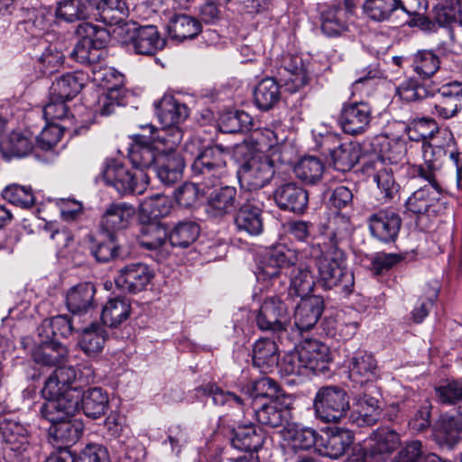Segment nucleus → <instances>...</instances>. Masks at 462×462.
<instances>
[{
    "label": "nucleus",
    "mask_w": 462,
    "mask_h": 462,
    "mask_svg": "<svg viewBox=\"0 0 462 462\" xmlns=\"http://www.w3.org/2000/svg\"><path fill=\"white\" fill-rule=\"evenodd\" d=\"M295 251L283 246L269 251L259 266V278L273 280V283L281 275L289 277L288 294L291 297L309 298L315 282L310 268L299 263Z\"/></svg>",
    "instance_id": "nucleus-1"
},
{
    "label": "nucleus",
    "mask_w": 462,
    "mask_h": 462,
    "mask_svg": "<svg viewBox=\"0 0 462 462\" xmlns=\"http://www.w3.org/2000/svg\"><path fill=\"white\" fill-rule=\"evenodd\" d=\"M155 107L162 127L156 129L147 125L142 126L143 130L150 133V140L167 142L171 147L179 145L183 138L181 124L189 116L188 106L171 95H164L155 103Z\"/></svg>",
    "instance_id": "nucleus-2"
},
{
    "label": "nucleus",
    "mask_w": 462,
    "mask_h": 462,
    "mask_svg": "<svg viewBox=\"0 0 462 462\" xmlns=\"http://www.w3.org/2000/svg\"><path fill=\"white\" fill-rule=\"evenodd\" d=\"M310 254L317 258L319 281L327 289L340 286L350 291L354 286V275L347 269L346 255L338 246H330L321 252L319 245L311 246Z\"/></svg>",
    "instance_id": "nucleus-3"
},
{
    "label": "nucleus",
    "mask_w": 462,
    "mask_h": 462,
    "mask_svg": "<svg viewBox=\"0 0 462 462\" xmlns=\"http://www.w3.org/2000/svg\"><path fill=\"white\" fill-rule=\"evenodd\" d=\"M102 177L120 195L143 193L150 179L147 172L132 171L116 160L105 162Z\"/></svg>",
    "instance_id": "nucleus-4"
},
{
    "label": "nucleus",
    "mask_w": 462,
    "mask_h": 462,
    "mask_svg": "<svg viewBox=\"0 0 462 462\" xmlns=\"http://www.w3.org/2000/svg\"><path fill=\"white\" fill-rule=\"evenodd\" d=\"M313 408L318 419L324 422H338L345 418L349 408L346 392L338 386H324L318 390Z\"/></svg>",
    "instance_id": "nucleus-5"
},
{
    "label": "nucleus",
    "mask_w": 462,
    "mask_h": 462,
    "mask_svg": "<svg viewBox=\"0 0 462 462\" xmlns=\"http://www.w3.org/2000/svg\"><path fill=\"white\" fill-rule=\"evenodd\" d=\"M228 155V149L222 145L206 147L191 165L193 174L201 177L206 185L211 181H219L226 174Z\"/></svg>",
    "instance_id": "nucleus-6"
},
{
    "label": "nucleus",
    "mask_w": 462,
    "mask_h": 462,
    "mask_svg": "<svg viewBox=\"0 0 462 462\" xmlns=\"http://www.w3.org/2000/svg\"><path fill=\"white\" fill-rule=\"evenodd\" d=\"M237 175L242 189L249 191L261 189L270 183L274 175L273 161L266 154L253 153L241 165Z\"/></svg>",
    "instance_id": "nucleus-7"
},
{
    "label": "nucleus",
    "mask_w": 462,
    "mask_h": 462,
    "mask_svg": "<svg viewBox=\"0 0 462 462\" xmlns=\"http://www.w3.org/2000/svg\"><path fill=\"white\" fill-rule=\"evenodd\" d=\"M119 30V34L125 33L124 42L137 54L153 55L165 45V40L154 25L136 26L126 23Z\"/></svg>",
    "instance_id": "nucleus-8"
},
{
    "label": "nucleus",
    "mask_w": 462,
    "mask_h": 462,
    "mask_svg": "<svg viewBox=\"0 0 462 462\" xmlns=\"http://www.w3.org/2000/svg\"><path fill=\"white\" fill-rule=\"evenodd\" d=\"M84 372L78 376L76 369L72 365L60 366L46 380L42 389V394H67L69 396H79L80 391L72 384L79 379L83 383H89L94 376V370L91 365H85Z\"/></svg>",
    "instance_id": "nucleus-9"
},
{
    "label": "nucleus",
    "mask_w": 462,
    "mask_h": 462,
    "mask_svg": "<svg viewBox=\"0 0 462 462\" xmlns=\"http://www.w3.org/2000/svg\"><path fill=\"white\" fill-rule=\"evenodd\" d=\"M255 321L263 331H285L291 325L289 306L280 297L266 298L258 310Z\"/></svg>",
    "instance_id": "nucleus-10"
},
{
    "label": "nucleus",
    "mask_w": 462,
    "mask_h": 462,
    "mask_svg": "<svg viewBox=\"0 0 462 462\" xmlns=\"http://www.w3.org/2000/svg\"><path fill=\"white\" fill-rule=\"evenodd\" d=\"M204 197L207 199V212L214 217H222L232 213L237 207V191L232 186H220L219 181L204 184Z\"/></svg>",
    "instance_id": "nucleus-11"
},
{
    "label": "nucleus",
    "mask_w": 462,
    "mask_h": 462,
    "mask_svg": "<svg viewBox=\"0 0 462 462\" xmlns=\"http://www.w3.org/2000/svg\"><path fill=\"white\" fill-rule=\"evenodd\" d=\"M156 146V172L162 182L170 185L180 180L185 166L184 159L177 152L179 145L171 147L167 142H159Z\"/></svg>",
    "instance_id": "nucleus-12"
},
{
    "label": "nucleus",
    "mask_w": 462,
    "mask_h": 462,
    "mask_svg": "<svg viewBox=\"0 0 462 462\" xmlns=\"http://www.w3.org/2000/svg\"><path fill=\"white\" fill-rule=\"evenodd\" d=\"M419 175L428 180L429 185L415 190L405 202L406 210L414 215L425 214L439 200L441 194V189L431 171L420 167Z\"/></svg>",
    "instance_id": "nucleus-13"
},
{
    "label": "nucleus",
    "mask_w": 462,
    "mask_h": 462,
    "mask_svg": "<svg viewBox=\"0 0 462 462\" xmlns=\"http://www.w3.org/2000/svg\"><path fill=\"white\" fill-rule=\"evenodd\" d=\"M372 120V108L365 102H352L342 106L339 123L347 134H364L370 127Z\"/></svg>",
    "instance_id": "nucleus-14"
},
{
    "label": "nucleus",
    "mask_w": 462,
    "mask_h": 462,
    "mask_svg": "<svg viewBox=\"0 0 462 462\" xmlns=\"http://www.w3.org/2000/svg\"><path fill=\"white\" fill-rule=\"evenodd\" d=\"M293 400L290 395L282 394V398L270 400L260 408H254L256 420L263 425L277 428L290 422Z\"/></svg>",
    "instance_id": "nucleus-15"
},
{
    "label": "nucleus",
    "mask_w": 462,
    "mask_h": 462,
    "mask_svg": "<svg viewBox=\"0 0 462 462\" xmlns=\"http://www.w3.org/2000/svg\"><path fill=\"white\" fill-rule=\"evenodd\" d=\"M462 109V83L450 81L443 84L432 104L431 113L442 119H449Z\"/></svg>",
    "instance_id": "nucleus-16"
},
{
    "label": "nucleus",
    "mask_w": 462,
    "mask_h": 462,
    "mask_svg": "<svg viewBox=\"0 0 462 462\" xmlns=\"http://www.w3.org/2000/svg\"><path fill=\"white\" fill-rule=\"evenodd\" d=\"M45 402L42 405L40 413L42 418L52 425L72 417L79 408V396L67 394H42Z\"/></svg>",
    "instance_id": "nucleus-17"
},
{
    "label": "nucleus",
    "mask_w": 462,
    "mask_h": 462,
    "mask_svg": "<svg viewBox=\"0 0 462 462\" xmlns=\"http://www.w3.org/2000/svg\"><path fill=\"white\" fill-rule=\"evenodd\" d=\"M154 276L152 269L147 264L136 263L125 265L120 269L115 278L118 288L130 293H137L143 291Z\"/></svg>",
    "instance_id": "nucleus-18"
},
{
    "label": "nucleus",
    "mask_w": 462,
    "mask_h": 462,
    "mask_svg": "<svg viewBox=\"0 0 462 462\" xmlns=\"http://www.w3.org/2000/svg\"><path fill=\"white\" fill-rule=\"evenodd\" d=\"M402 226V219L393 209H381L368 217L371 235L383 243L394 241Z\"/></svg>",
    "instance_id": "nucleus-19"
},
{
    "label": "nucleus",
    "mask_w": 462,
    "mask_h": 462,
    "mask_svg": "<svg viewBox=\"0 0 462 462\" xmlns=\"http://www.w3.org/2000/svg\"><path fill=\"white\" fill-rule=\"evenodd\" d=\"M150 134H135L134 143L129 149L128 157L135 168V171L146 172L150 168L155 167L157 161L156 146L160 147L158 140H150Z\"/></svg>",
    "instance_id": "nucleus-20"
},
{
    "label": "nucleus",
    "mask_w": 462,
    "mask_h": 462,
    "mask_svg": "<svg viewBox=\"0 0 462 462\" xmlns=\"http://www.w3.org/2000/svg\"><path fill=\"white\" fill-rule=\"evenodd\" d=\"M349 378L358 383L372 382L380 377V368L374 356L365 350H357L348 357Z\"/></svg>",
    "instance_id": "nucleus-21"
},
{
    "label": "nucleus",
    "mask_w": 462,
    "mask_h": 462,
    "mask_svg": "<svg viewBox=\"0 0 462 462\" xmlns=\"http://www.w3.org/2000/svg\"><path fill=\"white\" fill-rule=\"evenodd\" d=\"M274 201L281 209L303 213L308 207L307 191L294 182L280 185L273 192Z\"/></svg>",
    "instance_id": "nucleus-22"
},
{
    "label": "nucleus",
    "mask_w": 462,
    "mask_h": 462,
    "mask_svg": "<svg viewBox=\"0 0 462 462\" xmlns=\"http://www.w3.org/2000/svg\"><path fill=\"white\" fill-rule=\"evenodd\" d=\"M282 440L294 450L317 448L319 433L301 423L290 421L281 430Z\"/></svg>",
    "instance_id": "nucleus-23"
},
{
    "label": "nucleus",
    "mask_w": 462,
    "mask_h": 462,
    "mask_svg": "<svg viewBox=\"0 0 462 462\" xmlns=\"http://www.w3.org/2000/svg\"><path fill=\"white\" fill-rule=\"evenodd\" d=\"M353 443V435L346 430H335L319 435L317 451L324 457L338 458Z\"/></svg>",
    "instance_id": "nucleus-24"
},
{
    "label": "nucleus",
    "mask_w": 462,
    "mask_h": 462,
    "mask_svg": "<svg viewBox=\"0 0 462 462\" xmlns=\"http://www.w3.org/2000/svg\"><path fill=\"white\" fill-rule=\"evenodd\" d=\"M135 216V208L126 202L112 203L105 210L101 227L110 235L130 226Z\"/></svg>",
    "instance_id": "nucleus-25"
},
{
    "label": "nucleus",
    "mask_w": 462,
    "mask_h": 462,
    "mask_svg": "<svg viewBox=\"0 0 462 462\" xmlns=\"http://www.w3.org/2000/svg\"><path fill=\"white\" fill-rule=\"evenodd\" d=\"M381 412L379 400L363 393L354 399L351 419L359 427L372 426L379 420Z\"/></svg>",
    "instance_id": "nucleus-26"
},
{
    "label": "nucleus",
    "mask_w": 462,
    "mask_h": 462,
    "mask_svg": "<svg viewBox=\"0 0 462 462\" xmlns=\"http://www.w3.org/2000/svg\"><path fill=\"white\" fill-rule=\"evenodd\" d=\"M0 434L5 443V452L14 456L23 455L29 448V435L26 427L19 421L5 420L0 424Z\"/></svg>",
    "instance_id": "nucleus-27"
},
{
    "label": "nucleus",
    "mask_w": 462,
    "mask_h": 462,
    "mask_svg": "<svg viewBox=\"0 0 462 462\" xmlns=\"http://www.w3.org/2000/svg\"><path fill=\"white\" fill-rule=\"evenodd\" d=\"M323 312V301L312 296L300 300L294 311V328L300 334L311 329Z\"/></svg>",
    "instance_id": "nucleus-28"
},
{
    "label": "nucleus",
    "mask_w": 462,
    "mask_h": 462,
    "mask_svg": "<svg viewBox=\"0 0 462 462\" xmlns=\"http://www.w3.org/2000/svg\"><path fill=\"white\" fill-rule=\"evenodd\" d=\"M321 31L329 37L340 36L348 31L346 12L339 5L319 6Z\"/></svg>",
    "instance_id": "nucleus-29"
},
{
    "label": "nucleus",
    "mask_w": 462,
    "mask_h": 462,
    "mask_svg": "<svg viewBox=\"0 0 462 462\" xmlns=\"http://www.w3.org/2000/svg\"><path fill=\"white\" fill-rule=\"evenodd\" d=\"M95 287L83 282L70 288L66 294V304L74 314L87 313L94 306Z\"/></svg>",
    "instance_id": "nucleus-30"
},
{
    "label": "nucleus",
    "mask_w": 462,
    "mask_h": 462,
    "mask_svg": "<svg viewBox=\"0 0 462 462\" xmlns=\"http://www.w3.org/2000/svg\"><path fill=\"white\" fill-rule=\"evenodd\" d=\"M311 374L325 373L331 361L329 347L319 340H307L301 346Z\"/></svg>",
    "instance_id": "nucleus-31"
},
{
    "label": "nucleus",
    "mask_w": 462,
    "mask_h": 462,
    "mask_svg": "<svg viewBox=\"0 0 462 462\" xmlns=\"http://www.w3.org/2000/svg\"><path fill=\"white\" fill-rule=\"evenodd\" d=\"M371 440V448L364 455L373 454L374 457H380L382 462L384 461L383 455L392 453L401 445L400 435L389 427L378 428L372 433Z\"/></svg>",
    "instance_id": "nucleus-32"
},
{
    "label": "nucleus",
    "mask_w": 462,
    "mask_h": 462,
    "mask_svg": "<svg viewBox=\"0 0 462 462\" xmlns=\"http://www.w3.org/2000/svg\"><path fill=\"white\" fill-rule=\"evenodd\" d=\"M235 225L239 232L249 236L260 235L263 229L261 208L249 201L243 204L235 217Z\"/></svg>",
    "instance_id": "nucleus-33"
},
{
    "label": "nucleus",
    "mask_w": 462,
    "mask_h": 462,
    "mask_svg": "<svg viewBox=\"0 0 462 462\" xmlns=\"http://www.w3.org/2000/svg\"><path fill=\"white\" fill-rule=\"evenodd\" d=\"M98 13L101 20L109 25L123 23L128 16L129 9L123 0H87Z\"/></svg>",
    "instance_id": "nucleus-34"
},
{
    "label": "nucleus",
    "mask_w": 462,
    "mask_h": 462,
    "mask_svg": "<svg viewBox=\"0 0 462 462\" xmlns=\"http://www.w3.org/2000/svg\"><path fill=\"white\" fill-rule=\"evenodd\" d=\"M279 363V353L276 343L270 338H261L254 343L253 349V364L263 373L270 372Z\"/></svg>",
    "instance_id": "nucleus-35"
},
{
    "label": "nucleus",
    "mask_w": 462,
    "mask_h": 462,
    "mask_svg": "<svg viewBox=\"0 0 462 462\" xmlns=\"http://www.w3.org/2000/svg\"><path fill=\"white\" fill-rule=\"evenodd\" d=\"M85 82V75L81 72L62 75L51 87V98L70 100L81 91Z\"/></svg>",
    "instance_id": "nucleus-36"
},
{
    "label": "nucleus",
    "mask_w": 462,
    "mask_h": 462,
    "mask_svg": "<svg viewBox=\"0 0 462 462\" xmlns=\"http://www.w3.org/2000/svg\"><path fill=\"white\" fill-rule=\"evenodd\" d=\"M285 141V136L278 128H263L255 130L245 141L241 149H254V153H263L271 148Z\"/></svg>",
    "instance_id": "nucleus-37"
},
{
    "label": "nucleus",
    "mask_w": 462,
    "mask_h": 462,
    "mask_svg": "<svg viewBox=\"0 0 462 462\" xmlns=\"http://www.w3.org/2000/svg\"><path fill=\"white\" fill-rule=\"evenodd\" d=\"M201 30L200 22L185 14L174 15L168 25L169 35L179 42L195 38Z\"/></svg>",
    "instance_id": "nucleus-38"
},
{
    "label": "nucleus",
    "mask_w": 462,
    "mask_h": 462,
    "mask_svg": "<svg viewBox=\"0 0 462 462\" xmlns=\"http://www.w3.org/2000/svg\"><path fill=\"white\" fill-rule=\"evenodd\" d=\"M263 442V432L253 424L238 427L232 439L234 448L254 454L262 448Z\"/></svg>",
    "instance_id": "nucleus-39"
},
{
    "label": "nucleus",
    "mask_w": 462,
    "mask_h": 462,
    "mask_svg": "<svg viewBox=\"0 0 462 462\" xmlns=\"http://www.w3.org/2000/svg\"><path fill=\"white\" fill-rule=\"evenodd\" d=\"M33 360L42 365L55 366L68 358V350L60 343L52 340L42 342L32 352Z\"/></svg>",
    "instance_id": "nucleus-40"
},
{
    "label": "nucleus",
    "mask_w": 462,
    "mask_h": 462,
    "mask_svg": "<svg viewBox=\"0 0 462 462\" xmlns=\"http://www.w3.org/2000/svg\"><path fill=\"white\" fill-rule=\"evenodd\" d=\"M168 236L166 228L160 225L158 221H146L141 222L137 241L141 247L152 251L162 247Z\"/></svg>",
    "instance_id": "nucleus-41"
},
{
    "label": "nucleus",
    "mask_w": 462,
    "mask_h": 462,
    "mask_svg": "<svg viewBox=\"0 0 462 462\" xmlns=\"http://www.w3.org/2000/svg\"><path fill=\"white\" fill-rule=\"evenodd\" d=\"M171 210V201L163 194H155L146 198L139 206L140 222L157 221L167 216Z\"/></svg>",
    "instance_id": "nucleus-42"
},
{
    "label": "nucleus",
    "mask_w": 462,
    "mask_h": 462,
    "mask_svg": "<svg viewBox=\"0 0 462 462\" xmlns=\"http://www.w3.org/2000/svg\"><path fill=\"white\" fill-rule=\"evenodd\" d=\"M80 397L82 410L88 417L97 419L106 414L109 400L107 393L103 389L99 387L88 389Z\"/></svg>",
    "instance_id": "nucleus-43"
},
{
    "label": "nucleus",
    "mask_w": 462,
    "mask_h": 462,
    "mask_svg": "<svg viewBox=\"0 0 462 462\" xmlns=\"http://www.w3.org/2000/svg\"><path fill=\"white\" fill-rule=\"evenodd\" d=\"M131 306L125 298L110 299L103 308L101 319L109 327H117L125 321L130 315Z\"/></svg>",
    "instance_id": "nucleus-44"
},
{
    "label": "nucleus",
    "mask_w": 462,
    "mask_h": 462,
    "mask_svg": "<svg viewBox=\"0 0 462 462\" xmlns=\"http://www.w3.org/2000/svg\"><path fill=\"white\" fill-rule=\"evenodd\" d=\"M282 70L280 74L284 81L291 83L295 88L303 87L308 81L307 70L302 59L297 55H287L282 60Z\"/></svg>",
    "instance_id": "nucleus-45"
},
{
    "label": "nucleus",
    "mask_w": 462,
    "mask_h": 462,
    "mask_svg": "<svg viewBox=\"0 0 462 462\" xmlns=\"http://www.w3.org/2000/svg\"><path fill=\"white\" fill-rule=\"evenodd\" d=\"M254 97V102L260 109L269 110L280 100L281 92L279 85L273 79H263L256 86Z\"/></svg>",
    "instance_id": "nucleus-46"
},
{
    "label": "nucleus",
    "mask_w": 462,
    "mask_h": 462,
    "mask_svg": "<svg viewBox=\"0 0 462 462\" xmlns=\"http://www.w3.org/2000/svg\"><path fill=\"white\" fill-rule=\"evenodd\" d=\"M454 142L453 134L448 129H439L430 135L426 143L422 144L423 156L426 162H431L432 157H440L446 153V148Z\"/></svg>",
    "instance_id": "nucleus-47"
},
{
    "label": "nucleus",
    "mask_w": 462,
    "mask_h": 462,
    "mask_svg": "<svg viewBox=\"0 0 462 462\" xmlns=\"http://www.w3.org/2000/svg\"><path fill=\"white\" fill-rule=\"evenodd\" d=\"M397 10V0H365L363 14L369 20L382 23L388 21Z\"/></svg>",
    "instance_id": "nucleus-48"
},
{
    "label": "nucleus",
    "mask_w": 462,
    "mask_h": 462,
    "mask_svg": "<svg viewBox=\"0 0 462 462\" xmlns=\"http://www.w3.org/2000/svg\"><path fill=\"white\" fill-rule=\"evenodd\" d=\"M200 228L196 222L184 221L174 226L168 238L172 246L186 248L197 240Z\"/></svg>",
    "instance_id": "nucleus-49"
},
{
    "label": "nucleus",
    "mask_w": 462,
    "mask_h": 462,
    "mask_svg": "<svg viewBox=\"0 0 462 462\" xmlns=\"http://www.w3.org/2000/svg\"><path fill=\"white\" fill-rule=\"evenodd\" d=\"M35 136L29 132H13L3 143V149L10 155L23 157L31 152Z\"/></svg>",
    "instance_id": "nucleus-50"
},
{
    "label": "nucleus",
    "mask_w": 462,
    "mask_h": 462,
    "mask_svg": "<svg viewBox=\"0 0 462 462\" xmlns=\"http://www.w3.org/2000/svg\"><path fill=\"white\" fill-rule=\"evenodd\" d=\"M82 431L80 421L67 419L53 424L51 434L61 445L70 446L79 439Z\"/></svg>",
    "instance_id": "nucleus-51"
},
{
    "label": "nucleus",
    "mask_w": 462,
    "mask_h": 462,
    "mask_svg": "<svg viewBox=\"0 0 462 462\" xmlns=\"http://www.w3.org/2000/svg\"><path fill=\"white\" fill-rule=\"evenodd\" d=\"M334 167L340 171L351 170L359 161V151L352 144H340L337 148H328Z\"/></svg>",
    "instance_id": "nucleus-52"
},
{
    "label": "nucleus",
    "mask_w": 462,
    "mask_h": 462,
    "mask_svg": "<svg viewBox=\"0 0 462 462\" xmlns=\"http://www.w3.org/2000/svg\"><path fill=\"white\" fill-rule=\"evenodd\" d=\"M105 341V329L99 325L92 324L83 330L79 344L88 356H95L102 350Z\"/></svg>",
    "instance_id": "nucleus-53"
},
{
    "label": "nucleus",
    "mask_w": 462,
    "mask_h": 462,
    "mask_svg": "<svg viewBox=\"0 0 462 462\" xmlns=\"http://www.w3.org/2000/svg\"><path fill=\"white\" fill-rule=\"evenodd\" d=\"M296 176L306 183H315L324 171L322 162L314 156H305L294 168Z\"/></svg>",
    "instance_id": "nucleus-54"
},
{
    "label": "nucleus",
    "mask_w": 462,
    "mask_h": 462,
    "mask_svg": "<svg viewBox=\"0 0 462 462\" xmlns=\"http://www.w3.org/2000/svg\"><path fill=\"white\" fill-rule=\"evenodd\" d=\"M442 61L430 51H419L413 57V70L422 79L433 76L440 68Z\"/></svg>",
    "instance_id": "nucleus-55"
},
{
    "label": "nucleus",
    "mask_w": 462,
    "mask_h": 462,
    "mask_svg": "<svg viewBox=\"0 0 462 462\" xmlns=\"http://www.w3.org/2000/svg\"><path fill=\"white\" fill-rule=\"evenodd\" d=\"M56 16L69 23L86 19L88 11L81 0H62L58 3Z\"/></svg>",
    "instance_id": "nucleus-56"
},
{
    "label": "nucleus",
    "mask_w": 462,
    "mask_h": 462,
    "mask_svg": "<svg viewBox=\"0 0 462 462\" xmlns=\"http://www.w3.org/2000/svg\"><path fill=\"white\" fill-rule=\"evenodd\" d=\"M304 356L301 346L285 355L281 364L282 371L286 374L309 375L311 374Z\"/></svg>",
    "instance_id": "nucleus-57"
},
{
    "label": "nucleus",
    "mask_w": 462,
    "mask_h": 462,
    "mask_svg": "<svg viewBox=\"0 0 462 462\" xmlns=\"http://www.w3.org/2000/svg\"><path fill=\"white\" fill-rule=\"evenodd\" d=\"M2 196L10 203L24 208H30L34 204V196L32 189L29 187L12 184L3 190Z\"/></svg>",
    "instance_id": "nucleus-58"
},
{
    "label": "nucleus",
    "mask_w": 462,
    "mask_h": 462,
    "mask_svg": "<svg viewBox=\"0 0 462 462\" xmlns=\"http://www.w3.org/2000/svg\"><path fill=\"white\" fill-rule=\"evenodd\" d=\"M437 124L433 119L420 118L413 120L406 127V134L411 141L426 143L430 135L437 130Z\"/></svg>",
    "instance_id": "nucleus-59"
},
{
    "label": "nucleus",
    "mask_w": 462,
    "mask_h": 462,
    "mask_svg": "<svg viewBox=\"0 0 462 462\" xmlns=\"http://www.w3.org/2000/svg\"><path fill=\"white\" fill-rule=\"evenodd\" d=\"M329 233L328 234L330 246H337L343 240L346 239L352 231L351 222L348 217L343 214L335 215L328 224Z\"/></svg>",
    "instance_id": "nucleus-60"
},
{
    "label": "nucleus",
    "mask_w": 462,
    "mask_h": 462,
    "mask_svg": "<svg viewBox=\"0 0 462 462\" xmlns=\"http://www.w3.org/2000/svg\"><path fill=\"white\" fill-rule=\"evenodd\" d=\"M77 34L83 40L89 41L91 45L101 51L109 40L108 32L100 26L83 23L77 28Z\"/></svg>",
    "instance_id": "nucleus-61"
},
{
    "label": "nucleus",
    "mask_w": 462,
    "mask_h": 462,
    "mask_svg": "<svg viewBox=\"0 0 462 462\" xmlns=\"http://www.w3.org/2000/svg\"><path fill=\"white\" fill-rule=\"evenodd\" d=\"M459 433L461 431L457 428L456 416L441 417L435 428L436 439L449 446L457 441Z\"/></svg>",
    "instance_id": "nucleus-62"
},
{
    "label": "nucleus",
    "mask_w": 462,
    "mask_h": 462,
    "mask_svg": "<svg viewBox=\"0 0 462 462\" xmlns=\"http://www.w3.org/2000/svg\"><path fill=\"white\" fill-rule=\"evenodd\" d=\"M94 80L107 93L111 98H116L115 92L123 85V76L111 68H106L94 72Z\"/></svg>",
    "instance_id": "nucleus-63"
},
{
    "label": "nucleus",
    "mask_w": 462,
    "mask_h": 462,
    "mask_svg": "<svg viewBox=\"0 0 462 462\" xmlns=\"http://www.w3.org/2000/svg\"><path fill=\"white\" fill-rule=\"evenodd\" d=\"M280 386L274 379L270 377H262L255 380L248 388V393L254 400L258 397H265L270 400L282 398L280 395Z\"/></svg>",
    "instance_id": "nucleus-64"
}]
</instances>
